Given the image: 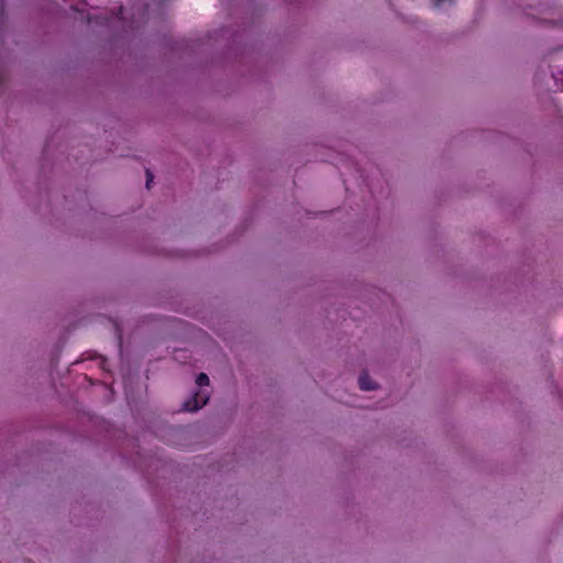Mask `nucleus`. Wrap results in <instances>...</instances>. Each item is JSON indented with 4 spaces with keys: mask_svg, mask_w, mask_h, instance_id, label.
Segmentation results:
<instances>
[{
    "mask_svg": "<svg viewBox=\"0 0 563 563\" xmlns=\"http://www.w3.org/2000/svg\"><path fill=\"white\" fill-rule=\"evenodd\" d=\"M209 400V394L205 391H197L191 398L186 400L183 405L186 411H197L202 408Z\"/></svg>",
    "mask_w": 563,
    "mask_h": 563,
    "instance_id": "f257e3e1",
    "label": "nucleus"
},
{
    "mask_svg": "<svg viewBox=\"0 0 563 563\" xmlns=\"http://www.w3.org/2000/svg\"><path fill=\"white\" fill-rule=\"evenodd\" d=\"M360 388L362 390H373L376 388V384L371 379V377L363 373L358 378Z\"/></svg>",
    "mask_w": 563,
    "mask_h": 563,
    "instance_id": "f03ea898",
    "label": "nucleus"
},
{
    "mask_svg": "<svg viewBox=\"0 0 563 563\" xmlns=\"http://www.w3.org/2000/svg\"><path fill=\"white\" fill-rule=\"evenodd\" d=\"M196 383H197L198 387L208 386L209 385V377H208V375L205 374V373H200L197 376Z\"/></svg>",
    "mask_w": 563,
    "mask_h": 563,
    "instance_id": "7ed1b4c3",
    "label": "nucleus"
},
{
    "mask_svg": "<svg viewBox=\"0 0 563 563\" xmlns=\"http://www.w3.org/2000/svg\"><path fill=\"white\" fill-rule=\"evenodd\" d=\"M154 175L150 172V169H146V188H151V184L153 183Z\"/></svg>",
    "mask_w": 563,
    "mask_h": 563,
    "instance_id": "20e7f679",
    "label": "nucleus"
},
{
    "mask_svg": "<svg viewBox=\"0 0 563 563\" xmlns=\"http://www.w3.org/2000/svg\"><path fill=\"white\" fill-rule=\"evenodd\" d=\"M446 2L452 3V0H435V5L441 7V5L445 4Z\"/></svg>",
    "mask_w": 563,
    "mask_h": 563,
    "instance_id": "39448f33",
    "label": "nucleus"
}]
</instances>
